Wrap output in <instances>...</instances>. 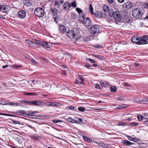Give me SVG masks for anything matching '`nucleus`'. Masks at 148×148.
<instances>
[{"label": "nucleus", "mask_w": 148, "mask_h": 148, "mask_svg": "<svg viewBox=\"0 0 148 148\" xmlns=\"http://www.w3.org/2000/svg\"><path fill=\"white\" fill-rule=\"evenodd\" d=\"M99 30V28L98 25H93L91 27L90 32L91 34H94L98 33Z\"/></svg>", "instance_id": "obj_4"}, {"label": "nucleus", "mask_w": 148, "mask_h": 148, "mask_svg": "<svg viewBox=\"0 0 148 148\" xmlns=\"http://www.w3.org/2000/svg\"><path fill=\"white\" fill-rule=\"evenodd\" d=\"M0 18H2L3 19H5V17L1 15H0Z\"/></svg>", "instance_id": "obj_64"}, {"label": "nucleus", "mask_w": 148, "mask_h": 148, "mask_svg": "<svg viewBox=\"0 0 148 148\" xmlns=\"http://www.w3.org/2000/svg\"><path fill=\"white\" fill-rule=\"evenodd\" d=\"M127 137L130 140L132 141L133 138L131 136H127Z\"/></svg>", "instance_id": "obj_56"}, {"label": "nucleus", "mask_w": 148, "mask_h": 148, "mask_svg": "<svg viewBox=\"0 0 148 148\" xmlns=\"http://www.w3.org/2000/svg\"><path fill=\"white\" fill-rule=\"evenodd\" d=\"M120 3H121L124 2V0H117Z\"/></svg>", "instance_id": "obj_59"}, {"label": "nucleus", "mask_w": 148, "mask_h": 148, "mask_svg": "<svg viewBox=\"0 0 148 148\" xmlns=\"http://www.w3.org/2000/svg\"><path fill=\"white\" fill-rule=\"evenodd\" d=\"M139 140L138 139L136 138H133L132 139V141H134V142H136L137 141H138Z\"/></svg>", "instance_id": "obj_52"}, {"label": "nucleus", "mask_w": 148, "mask_h": 148, "mask_svg": "<svg viewBox=\"0 0 148 148\" xmlns=\"http://www.w3.org/2000/svg\"><path fill=\"white\" fill-rule=\"evenodd\" d=\"M51 12L52 14L54 15H56L58 13V10L55 8L52 9L51 10Z\"/></svg>", "instance_id": "obj_27"}, {"label": "nucleus", "mask_w": 148, "mask_h": 148, "mask_svg": "<svg viewBox=\"0 0 148 148\" xmlns=\"http://www.w3.org/2000/svg\"><path fill=\"white\" fill-rule=\"evenodd\" d=\"M64 0H55L54 5L57 7H59L63 3Z\"/></svg>", "instance_id": "obj_12"}, {"label": "nucleus", "mask_w": 148, "mask_h": 148, "mask_svg": "<svg viewBox=\"0 0 148 148\" xmlns=\"http://www.w3.org/2000/svg\"><path fill=\"white\" fill-rule=\"evenodd\" d=\"M79 80H80L79 79H76L75 82V83L78 85H80L81 84V83L80 81H79Z\"/></svg>", "instance_id": "obj_44"}, {"label": "nucleus", "mask_w": 148, "mask_h": 148, "mask_svg": "<svg viewBox=\"0 0 148 148\" xmlns=\"http://www.w3.org/2000/svg\"><path fill=\"white\" fill-rule=\"evenodd\" d=\"M24 4L25 6L27 7H29L32 4V2L31 1L28 0H27L24 2Z\"/></svg>", "instance_id": "obj_20"}, {"label": "nucleus", "mask_w": 148, "mask_h": 148, "mask_svg": "<svg viewBox=\"0 0 148 148\" xmlns=\"http://www.w3.org/2000/svg\"><path fill=\"white\" fill-rule=\"evenodd\" d=\"M82 22L83 23V24L86 27L89 26L91 24V21L88 17L86 18V19H84V20H83V19L82 20Z\"/></svg>", "instance_id": "obj_7"}, {"label": "nucleus", "mask_w": 148, "mask_h": 148, "mask_svg": "<svg viewBox=\"0 0 148 148\" xmlns=\"http://www.w3.org/2000/svg\"><path fill=\"white\" fill-rule=\"evenodd\" d=\"M76 10L79 14H80V13H81L82 11V10L79 8H77Z\"/></svg>", "instance_id": "obj_42"}, {"label": "nucleus", "mask_w": 148, "mask_h": 148, "mask_svg": "<svg viewBox=\"0 0 148 148\" xmlns=\"http://www.w3.org/2000/svg\"><path fill=\"white\" fill-rule=\"evenodd\" d=\"M25 42L28 44L29 45H32L33 44V42L31 40L29 39H26L25 41Z\"/></svg>", "instance_id": "obj_31"}, {"label": "nucleus", "mask_w": 148, "mask_h": 148, "mask_svg": "<svg viewBox=\"0 0 148 148\" xmlns=\"http://www.w3.org/2000/svg\"><path fill=\"white\" fill-rule=\"evenodd\" d=\"M30 60L34 64L36 65L37 64V62H36V61L34 59L31 58L30 59Z\"/></svg>", "instance_id": "obj_36"}, {"label": "nucleus", "mask_w": 148, "mask_h": 148, "mask_svg": "<svg viewBox=\"0 0 148 148\" xmlns=\"http://www.w3.org/2000/svg\"><path fill=\"white\" fill-rule=\"evenodd\" d=\"M71 5L72 6L74 7H75L77 6L76 3L75 1H73L71 3Z\"/></svg>", "instance_id": "obj_47"}, {"label": "nucleus", "mask_w": 148, "mask_h": 148, "mask_svg": "<svg viewBox=\"0 0 148 148\" xmlns=\"http://www.w3.org/2000/svg\"><path fill=\"white\" fill-rule=\"evenodd\" d=\"M125 123H119V126L122 125H124Z\"/></svg>", "instance_id": "obj_63"}, {"label": "nucleus", "mask_w": 148, "mask_h": 148, "mask_svg": "<svg viewBox=\"0 0 148 148\" xmlns=\"http://www.w3.org/2000/svg\"><path fill=\"white\" fill-rule=\"evenodd\" d=\"M93 56L95 58H100L101 56H97L96 55L94 54L93 55Z\"/></svg>", "instance_id": "obj_57"}, {"label": "nucleus", "mask_w": 148, "mask_h": 148, "mask_svg": "<svg viewBox=\"0 0 148 148\" xmlns=\"http://www.w3.org/2000/svg\"><path fill=\"white\" fill-rule=\"evenodd\" d=\"M89 9L90 11L91 12V13L92 14L93 9L92 7V5H90L89 7Z\"/></svg>", "instance_id": "obj_38"}, {"label": "nucleus", "mask_w": 148, "mask_h": 148, "mask_svg": "<svg viewBox=\"0 0 148 148\" xmlns=\"http://www.w3.org/2000/svg\"><path fill=\"white\" fill-rule=\"evenodd\" d=\"M87 60L90 62L93 63L95 62L91 58H88L87 59Z\"/></svg>", "instance_id": "obj_46"}, {"label": "nucleus", "mask_w": 148, "mask_h": 148, "mask_svg": "<svg viewBox=\"0 0 148 148\" xmlns=\"http://www.w3.org/2000/svg\"><path fill=\"white\" fill-rule=\"evenodd\" d=\"M71 16L72 19H75L76 18L77 15L75 13H73L71 14Z\"/></svg>", "instance_id": "obj_34"}, {"label": "nucleus", "mask_w": 148, "mask_h": 148, "mask_svg": "<svg viewBox=\"0 0 148 148\" xmlns=\"http://www.w3.org/2000/svg\"><path fill=\"white\" fill-rule=\"evenodd\" d=\"M95 143L99 145L103 148H108V145L103 143H102L101 142L97 141H95Z\"/></svg>", "instance_id": "obj_18"}, {"label": "nucleus", "mask_w": 148, "mask_h": 148, "mask_svg": "<svg viewBox=\"0 0 148 148\" xmlns=\"http://www.w3.org/2000/svg\"><path fill=\"white\" fill-rule=\"evenodd\" d=\"M34 14L38 17L43 16L44 15V11L42 8H36L34 11Z\"/></svg>", "instance_id": "obj_3"}, {"label": "nucleus", "mask_w": 148, "mask_h": 148, "mask_svg": "<svg viewBox=\"0 0 148 148\" xmlns=\"http://www.w3.org/2000/svg\"><path fill=\"white\" fill-rule=\"evenodd\" d=\"M3 103H0V105H11L12 106H18V104L17 103H14L13 102H7L6 101H4L3 102Z\"/></svg>", "instance_id": "obj_14"}, {"label": "nucleus", "mask_w": 148, "mask_h": 148, "mask_svg": "<svg viewBox=\"0 0 148 148\" xmlns=\"http://www.w3.org/2000/svg\"><path fill=\"white\" fill-rule=\"evenodd\" d=\"M72 123H80L79 121L75 120V119H72L71 122Z\"/></svg>", "instance_id": "obj_40"}, {"label": "nucleus", "mask_w": 148, "mask_h": 148, "mask_svg": "<svg viewBox=\"0 0 148 148\" xmlns=\"http://www.w3.org/2000/svg\"><path fill=\"white\" fill-rule=\"evenodd\" d=\"M18 14L20 18H23L26 16V12L24 10H21L18 12Z\"/></svg>", "instance_id": "obj_10"}, {"label": "nucleus", "mask_w": 148, "mask_h": 148, "mask_svg": "<svg viewBox=\"0 0 148 148\" xmlns=\"http://www.w3.org/2000/svg\"><path fill=\"white\" fill-rule=\"evenodd\" d=\"M101 86L104 87H107L108 86V84L105 81L101 83Z\"/></svg>", "instance_id": "obj_30"}, {"label": "nucleus", "mask_w": 148, "mask_h": 148, "mask_svg": "<svg viewBox=\"0 0 148 148\" xmlns=\"http://www.w3.org/2000/svg\"><path fill=\"white\" fill-rule=\"evenodd\" d=\"M84 14H79V18L81 21H82V20L83 19V20H84V19L86 18L84 17Z\"/></svg>", "instance_id": "obj_28"}, {"label": "nucleus", "mask_w": 148, "mask_h": 148, "mask_svg": "<svg viewBox=\"0 0 148 148\" xmlns=\"http://www.w3.org/2000/svg\"><path fill=\"white\" fill-rule=\"evenodd\" d=\"M31 138L35 140L38 141L42 139V137L36 134H35L31 136Z\"/></svg>", "instance_id": "obj_13"}, {"label": "nucleus", "mask_w": 148, "mask_h": 148, "mask_svg": "<svg viewBox=\"0 0 148 148\" xmlns=\"http://www.w3.org/2000/svg\"><path fill=\"white\" fill-rule=\"evenodd\" d=\"M137 118L138 121H142L143 119L142 116L140 114H138L137 115Z\"/></svg>", "instance_id": "obj_35"}, {"label": "nucleus", "mask_w": 148, "mask_h": 148, "mask_svg": "<svg viewBox=\"0 0 148 148\" xmlns=\"http://www.w3.org/2000/svg\"><path fill=\"white\" fill-rule=\"evenodd\" d=\"M70 4L69 2L65 3L62 6L64 10H68L70 9Z\"/></svg>", "instance_id": "obj_17"}, {"label": "nucleus", "mask_w": 148, "mask_h": 148, "mask_svg": "<svg viewBox=\"0 0 148 148\" xmlns=\"http://www.w3.org/2000/svg\"><path fill=\"white\" fill-rule=\"evenodd\" d=\"M117 89V88L114 86H111L110 88V90L112 92H115Z\"/></svg>", "instance_id": "obj_25"}, {"label": "nucleus", "mask_w": 148, "mask_h": 148, "mask_svg": "<svg viewBox=\"0 0 148 148\" xmlns=\"http://www.w3.org/2000/svg\"><path fill=\"white\" fill-rule=\"evenodd\" d=\"M140 41L138 42V45L145 44L148 43L147 40L145 38L144 36L140 38Z\"/></svg>", "instance_id": "obj_15"}, {"label": "nucleus", "mask_w": 148, "mask_h": 148, "mask_svg": "<svg viewBox=\"0 0 148 148\" xmlns=\"http://www.w3.org/2000/svg\"><path fill=\"white\" fill-rule=\"evenodd\" d=\"M13 67L15 68H21L22 67V66L21 65H14L13 66Z\"/></svg>", "instance_id": "obj_51"}, {"label": "nucleus", "mask_w": 148, "mask_h": 148, "mask_svg": "<svg viewBox=\"0 0 148 148\" xmlns=\"http://www.w3.org/2000/svg\"><path fill=\"white\" fill-rule=\"evenodd\" d=\"M144 124L148 126V120L145 121L144 123Z\"/></svg>", "instance_id": "obj_60"}, {"label": "nucleus", "mask_w": 148, "mask_h": 148, "mask_svg": "<svg viewBox=\"0 0 148 148\" xmlns=\"http://www.w3.org/2000/svg\"><path fill=\"white\" fill-rule=\"evenodd\" d=\"M66 35L70 38L76 40L79 39L81 36L78 30L76 28H73L72 30L68 31L67 32Z\"/></svg>", "instance_id": "obj_1"}, {"label": "nucleus", "mask_w": 148, "mask_h": 148, "mask_svg": "<svg viewBox=\"0 0 148 148\" xmlns=\"http://www.w3.org/2000/svg\"><path fill=\"white\" fill-rule=\"evenodd\" d=\"M114 19L116 21H119L121 19V17L119 12L118 11H115L114 12L113 16Z\"/></svg>", "instance_id": "obj_6"}, {"label": "nucleus", "mask_w": 148, "mask_h": 148, "mask_svg": "<svg viewBox=\"0 0 148 148\" xmlns=\"http://www.w3.org/2000/svg\"><path fill=\"white\" fill-rule=\"evenodd\" d=\"M60 122H62L61 121L57 119H53L52 120V122L54 123H58Z\"/></svg>", "instance_id": "obj_41"}, {"label": "nucleus", "mask_w": 148, "mask_h": 148, "mask_svg": "<svg viewBox=\"0 0 148 148\" xmlns=\"http://www.w3.org/2000/svg\"><path fill=\"white\" fill-rule=\"evenodd\" d=\"M9 8L7 5H2L1 9V12L7 13L9 10Z\"/></svg>", "instance_id": "obj_11"}, {"label": "nucleus", "mask_w": 148, "mask_h": 148, "mask_svg": "<svg viewBox=\"0 0 148 148\" xmlns=\"http://www.w3.org/2000/svg\"><path fill=\"white\" fill-rule=\"evenodd\" d=\"M41 103V101H33L29 102L30 104H34L36 105H40Z\"/></svg>", "instance_id": "obj_19"}, {"label": "nucleus", "mask_w": 148, "mask_h": 148, "mask_svg": "<svg viewBox=\"0 0 148 148\" xmlns=\"http://www.w3.org/2000/svg\"><path fill=\"white\" fill-rule=\"evenodd\" d=\"M67 109H69L71 110H73L75 108V107L72 106H67L66 107Z\"/></svg>", "instance_id": "obj_43"}, {"label": "nucleus", "mask_w": 148, "mask_h": 148, "mask_svg": "<svg viewBox=\"0 0 148 148\" xmlns=\"http://www.w3.org/2000/svg\"><path fill=\"white\" fill-rule=\"evenodd\" d=\"M124 85L125 86L128 87L130 86V85L127 83H124Z\"/></svg>", "instance_id": "obj_58"}, {"label": "nucleus", "mask_w": 148, "mask_h": 148, "mask_svg": "<svg viewBox=\"0 0 148 148\" xmlns=\"http://www.w3.org/2000/svg\"><path fill=\"white\" fill-rule=\"evenodd\" d=\"M94 47L96 48H99L100 46L99 45H96L94 46Z\"/></svg>", "instance_id": "obj_61"}, {"label": "nucleus", "mask_w": 148, "mask_h": 148, "mask_svg": "<svg viewBox=\"0 0 148 148\" xmlns=\"http://www.w3.org/2000/svg\"><path fill=\"white\" fill-rule=\"evenodd\" d=\"M79 80H80V82L81 83V84H84V79L83 78L82 76L79 75Z\"/></svg>", "instance_id": "obj_32"}, {"label": "nucleus", "mask_w": 148, "mask_h": 148, "mask_svg": "<svg viewBox=\"0 0 148 148\" xmlns=\"http://www.w3.org/2000/svg\"><path fill=\"white\" fill-rule=\"evenodd\" d=\"M108 2L110 4L112 3L114 1V0H108Z\"/></svg>", "instance_id": "obj_54"}, {"label": "nucleus", "mask_w": 148, "mask_h": 148, "mask_svg": "<svg viewBox=\"0 0 148 148\" xmlns=\"http://www.w3.org/2000/svg\"><path fill=\"white\" fill-rule=\"evenodd\" d=\"M132 102L134 103H141V102L142 103V102L144 103H148V101H147L143 99L142 100V101L140 100L138 98H134L132 99Z\"/></svg>", "instance_id": "obj_8"}, {"label": "nucleus", "mask_w": 148, "mask_h": 148, "mask_svg": "<svg viewBox=\"0 0 148 148\" xmlns=\"http://www.w3.org/2000/svg\"><path fill=\"white\" fill-rule=\"evenodd\" d=\"M108 14L111 17H113V13H114V12L113 9H110L108 11Z\"/></svg>", "instance_id": "obj_26"}, {"label": "nucleus", "mask_w": 148, "mask_h": 148, "mask_svg": "<svg viewBox=\"0 0 148 148\" xmlns=\"http://www.w3.org/2000/svg\"><path fill=\"white\" fill-rule=\"evenodd\" d=\"M40 45H41L44 48H47L48 47V43L46 42H40Z\"/></svg>", "instance_id": "obj_23"}, {"label": "nucleus", "mask_w": 148, "mask_h": 148, "mask_svg": "<svg viewBox=\"0 0 148 148\" xmlns=\"http://www.w3.org/2000/svg\"><path fill=\"white\" fill-rule=\"evenodd\" d=\"M110 9L109 7L106 5H104L102 7L103 10L105 12H107Z\"/></svg>", "instance_id": "obj_22"}, {"label": "nucleus", "mask_w": 148, "mask_h": 148, "mask_svg": "<svg viewBox=\"0 0 148 148\" xmlns=\"http://www.w3.org/2000/svg\"><path fill=\"white\" fill-rule=\"evenodd\" d=\"M72 119L71 118H69L67 119H66V121L68 122H71Z\"/></svg>", "instance_id": "obj_50"}, {"label": "nucleus", "mask_w": 148, "mask_h": 148, "mask_svg": "<svg viewBox=\"0 0 148 148\" xmlns=\"http://www.w3.org/2000/svg\"><path fill=\"white\" fill-rule=\"evenodd\" d=\"M0 115H5V116H15L14 115H12L11 114H3L0 113Z\"/></svg>", "instance_id": "obj_48"}, {"label": "nucleus", "mask_w": 148, "mask_h": 148, "mask_svg": "<svg viewBox=\"0 0 148 148\" xmlns=\"http://www.w3.org/2000/svg\"><path fill=\"white\" fill-rule=\"evenodd\" d=\"M60 103L57 102H51L50 103V106H60Z\"/></svg>", "instance_id": "obj_29"}, {"label": "nucleus", "mask_w": 148, "mask_h": 148, "mask_svg": "<svg viewBox=\"0 0 148 148\" xmlns=\"http://www.w3.org/2000/svg\"><path fill=\"white\" fill-rule=\"evenodd\" d=\"M144 114L145 115L144 118L145 119H148V113H145Z\"/></svg>", "instance_id": "obj_45"}, {"label": "nucleus", "mask_w": 148, "mask_h": 148, "mask_svg": "<svg viewBox=\"0 0 148 148\" xmlns=\"http://www.w3.org/2000/svg\"><path fill=\"white\" fill-rule=\"evenodd\" d=\"M122 143L125 145H132L133 144V143H132L129 141V140H123Z\"/></svg>", "instance_id": "obj_21"}, {"label": "nucleus", "mask_w": 148, "mask_h": 148, "mask_svg": "<svg viewBox=\"0 0 148 148\" xmlns=\"http://www.w3.org/2000/svg\"><path fill=\"white\" fill-rule=\"evenodd\" d=\"M130 124L131 126H136L138 124L134 122L131 123Z\"/></svg>", "instance_id": "obj_49"}, {"label": "nucleus", "mask_w": 148, "mask_h": 148, "mask_svg": "<svg viewBox=\"0 0 148 148\" xmlns=\"http://www.w3.org/2000/svg\"><path fill=\"white\" fill-rule=\"evenodd\" d=\"M83 138L84 140L86 141H87L89 140L88 138L85 136H84Z\"/></svg>", "instance_id": "obj_55"}, {"label": "nucleus", "mask_w": 148, "mask_h": 148, "mask_svg": "<svg viewBox=\"0 0 148 148\" xmlns=\"http://www.w3.org/2000/svg\"><path fill=\"white\" fill-rule=\"evenodd\" d=\"M123 6L125 8H126L127 9H129L132 7V3L129 2H127L123 5Z\"/></svg>", "instance_id": "obj_16"}, {"label": "nucleus", "mask_w": 148, "mask_h": 148, "mask_svg": "<svg viewBox=\"0 0 148 148\" xmlns=\"http://www.w3.org/2000/svg\"><path fill=\"white\" fill-rule=\"evenodd\" d=\"M136 38V37L133 36L131 40L133 42L136 43V44L138 45V42L139 41H137Z\"/></svg>", "instance_id": "obj_24"}, {"label": "nucleus", "mask_w": 148, "mask_h": 148, "mask_svg": "<svg viewBox=\"0 0 148 148\" xmlns=\"http://www.w3.org/2000/svg\"><path fill=\"white\" fill-rule=\"evenodd\" d=\"M142 10L140 9L136 8L132 12V15L135 18H139L143 14Z\"/></svg>", "instance_id": "obj_2"}, {"label": "nucleus", "mask_w": 148, "mask_h": 148, "mask_svg": "<svg viewBox=\"0 0 148 148\" xmlns=\"http://www.w3.org/2000/svg\"><path fill=\"white\" fill-rule=\"evenodd\" d=\"M85 66L87 68L90 67V65L89 64H85Z\"/></svg>", "instance_id": "obj_62"}, {"label": "nucleus", "mask_w": 148, "mask_h": 148, "mask_svg": "<svg viewBox=\"0 0 148 148\" xmlns=\"http://www.w3.org/2000/svg\"><path fill=\"white\" fill-rule=\"evenodd\" d=\"M78 109L79 111H80L81 112H84L85 111V108L84 107H78Z\"/></svg>", "instance_id": "obj_39"}, {"label": "nucleus", "mask_w": 148, "mask_h": 148, "mask_svg": "<svg viewBox=\"0 0 148 148\" xmlns=\"http://www.w3.org/2000/svg\"><path fill=\"white\" fill-rule=\"evenodd\" d=\"M94 87L97 88L98 89H101V87L100 86V85L98 84V83H97L96 84H95L94 85Z\"/></svg>", "instance_id": "obj_37"}, {"label": "nucleus", "mask_w": 148, "mask_h": 148, "mask_svg": "<svg viewBox=\"0 0 148 148\" xmlns=\"http://www.w3.org/2000/svg\"><path fill=\"white\" fill-rule=\"evenodd\" d=\"M34 113V112H26L24 110H21L18 112L16 113V114L19 115H24V116H31Z\"/></svg>", "instance_id": "obj_5"}, {"label": "nucleus", "mask_w": 148, "mask_h": 148, "mask_svg": "<svg viewBox=\"0 0 148 148\" xmlns=\"http://www.w3.org/2000/svg\"><path fill=\"white\" fill-rule=\"evenodd\" d=\"M40 42H41L39 40L36 39L33 40V42H32L33 44L35 43L36 45H40Z\"/></svg>", "instance_id": "obj_33"}, {"label": "nucleus", "mask_w": 148, "mask_h": 148, "mask_svg": "<svg viewBox=\"0 0 148 148\" xmlns=\"http://www.w3.org/2000/svg\"><path fill=\"white\" fill-rule=\"evenodd\" d=\"M126 106H124V105L123 106H119L118 107V108L119 109H121V108H125V107H126Z\"/></svg>", "instance_id": "obj_53"}, {"label": "nucleus", "mask_w": 148, "mask_h": 148, "mask_svg": "<svg viewBox=\"0 0 148 148\" xmlns=\"http://www.w3.org/2000/svg\"><path fill=\"white\" fill-rule=\"evenodd\" d=\"M58 29L62 34H64L66 31V27L62 25H59L58 27Z\"/></svg>", "instance_id": "obj_9"}]
</instances>
